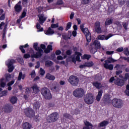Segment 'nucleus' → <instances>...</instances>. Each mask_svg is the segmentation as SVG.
Listing matches in <instances>:
<instances>
[{
	"label": "nucleus",
	"instance_id": "1",
	"mask_svg": "<svg viewBox=\"0 0 129 129\" xmlns=\"http://www.w3.org/2000/svg\"><path fill=\"white\" fill-rule=\"evenodd\" d=\"M33 47L37 52L36 54H33L31 55L32 58H40V57L43 55L44 51L43 49H41V48L38 47L37 43H34Z\"/></svg>",
	"mask_w": 129,
	"mask_h": 129
},
{
	"label": "nucleus",
	"instance_id": "2",
	"mask_svg": "<svg viewBox=\"0 0 129 129\" xmlns=\"http://www.w3.org/2000/svg\"><path fill=\"white\" fill-rule=\"evenodd\" d=\"M85 91L82 88H77L73 92V95L75 97L78 98H81L85 95Z\"/></svg>",
	"mask_w": 129,
	"mask_h": 129
},
{
	"label": "nucleus",
	"instance_id": "3",
	"mask_svg": "<svg viewBox=\"0 0 129 129\" xmlns=\"http://www.w3.org/2000/svg\"><path fill=\"white\" fill-rule=\"evenodd\" d=\"M95 98L92 93L87 94L84 99L86 104H92L94 102Z\"/></svg>",
	"mask_w": 129,
	"mask_h": 129
},
{
	"label": "nucleus",
	"instance_id": "4",
	"mask_svg": "<svg viewBox=\"0 0 129 129\" xmlns=\"http://www.w3.org/2000/svg\"><path fill=\"white\" fill-rule=\"evenodd\" d=\"M59 118V114L57 112H54L49 114L46 118L48 122H55Z\"/></svg>",
	"mask_w": 129,
	"mask_h": 129
},
{
	"label": "nucleus",
	"instance_id": "5",
	"mask_svg": "<svg viewBox=\"0 0 129 129\" xmlns=\"http://www.w3.org/2000/svg\"><path fill=\"white\" fill-rule=\"evenodd\" d=\"M112 105L116 108H121L123 106V102L120 99L114 98L112 100Z\"/></svg>",
	"mask_w": 129,
	"mask_h": 129
},
{
	"label": "nucleus",
	"instance_id": "6",
	"mask_svg": "<svg viewBox=\"0 0 129 129\" xmlns=\"http://www.w3.org/2000/svg\"><path fill=\"white\" fill-rule=\"evenodd\" d=\"M41 93L45 99H51L52 98V95L50 90L47 88H43L41 90Z\"/></svg>",
	"mask_w": 129,
	"mask_h": 129
},
{
	"label": "nucleus",
	"instance_id": "7",
	"mask_svg": "<svg viewBox=\"0 0 129 129\" xmlns=\"http://www.w3.org/2000/svg\"><path fill=\"white\" fill-rule=\"evenodd\" d=\"M69 82L73 86H77L79 83V79L74 76H71L69 79Z\"/></svg>",
	"mask_w": 129,
	"mask_h": 129
},
{
	"label": "nucleus",
	"instance_id": "8",
	"mask_svg": "<svg viewBox=\"0 0 129 129\" xmlns=\"http://www.w3.org/2000/svg\"><path fill=\"white\" fill-rule=\"evenodd\" d=\"M82 55L81 53L79 52H75L74 55L72 56V61L74 62V63H76V61H78V62H80L81 60H80V56Z\"/></svg>",
	"mask_w": 129,
	"mask_h": 129
},
{
	"label": "nucleus",
	"instance_id": "9",
	"mask_svg": "<svg viewBox=\"0 0 129 129\" xmlns=\"http://www.w3.org/2000/svg\"><path fill=\"white\" fill-rule=\"evenodd\" d=\"M24 113L28 117H34L35 116V112L31 108H27L24 109Z\"/></svg>",
	"mask_w": 129,
	"mask_h": 129
},
{
	"label": "nucleus",
	"instance_id": "10",
	"mask_svg": "<svg viewBox=\"0 0 129 129\" xmlns=\"http://www.w3.org/2000/svg\"><path fill=\"white\" fill-rule=\"evenodd\" d=\"M82 32L85 35L87 42H90V41H91V34H90V32H89L88 28H84V30Z\"/></svg>",
	"mask_w": 129,
	"mask_h": 129
},
{
	"label": "nucleus",
	"instance_id": "11",
	"mask_svg": "<svg viewBox=\"0 0 129 129\" xmlns=\"http://www.w3.org/2000/svg\"><path fill=\"white\" fill-rule=\"evenodd\" d=\"M40 47L41 49L44 50V52L46 53H50V52H51V51L53 50V48H52V45H48L47 48H46V46L44 44H41L40 45Z\"/></svg>",
	"mask_w": 129,
	"mask_h": 129
},
{
	"label": "nucleus",
	"instance_id": "12",
	"mask_svg": "<svg viewBox=\"0 0 129 129\" xmlns=\"http://www.w3.org/2000/svg\"><path fill=\"white\" fill-rule=\"evenodd\" d=\"M95 32L98 34H101L102 31L101 30V28L100 27V22L97 21L95 24Z\"/></svg>",
	"mask_w": 129,
	"mask_h": 129
},
{
	"label": "nucleus",
	"instance_id": "13",
	"mask_svg": "<svg viewBox=\"0 0 129 129\" xmlns=\"http://www.w3.org/2000/svg\"><path fill=\"white\" fill-rule=\"evenodd\" d=\"M112 36H113V35L111 34H109L107 36L100 35L97 36V39H98V40H108V39H109V38H111Z\"/></svg>",
	"mask_w": 129,
	"mask_h": 129
},
{
	"label": "nucleus",
	"instance_id": "14",
	"mask_svg": "<svg viewBox=\"0 0 129 129\" xmlns=\"http://www.w3.org/2000/svg\"><path fill=\"white\" fill-rule=\"evenodd\" d=\"M38 21L40 24H44L47 18L45 17V16L43 14H39L38 15Z\"/></svg>",
	"mask_w": 129,
	"mask_h": 129
},
{
	"label": "nucleus",
	"instance_id": "15",
	"mask_svg": "<svg viewBox=\"0 0 129 129\" xmlns=\"http://www.w3.org/2000/svg\"><path fill=\"white\" fill-rule=\"evenodd\" d=\"M13 108V106L10 104H7L4 106V107L3 108V110L5 112H10V111H12V109Z\"/></svg>",
	"mask_w": 129,
	"mask_h": 129
},
{
	"label": "nucleus",
	"instance_id": "16",
	"mask_svg": "<svg viewBox=\"0 0 129 129\" xmlns=\"http://www.w3.org/2000/svg\"><path fill=\"white\" fill-rule=\"evenodd\" d=\"M124 81H125L124 80L117 79L114 82L116 85H118V86H122V85L124 84Z\"/></svg>",
	"mask_w": 129,
	"mask_h": 129
},
{
	"label": "nucleus",
	"instance_id": "17",
	"mask_svg": "<svg viewBox=\"0 0 129 129\" xmlns=\"http://www.w3.org/2000/svg\"><path fill=\"white\" fill-rule=\"evenodd\" d=\"M16 62V60L13 59H8L6 61V65L7 66H13V64Z\"/></svg>",
	"mask_w": 129,
	"mask_h": 129
},
{
	"label": "nucleus",
	"instance_id": "18",
	"mask_svg": "<svg viewBox=\"0 0 129 129\" xmlns=\"http://www.w3.org/2000/svg\"><path fill=\"white\" fill-rule=\"evenodd\" d=\"M93 85L95 86L97 89H100L101 88H102V87H103L102 84L98 82H93Z\"/></svg>",
	"mask_w": 129,
	"mask_h": 129
},
{
	"label": "nucleus",
	"instance_id": "19",
	"mask_svg": "<svg viewBox=\"0 0 129 129\" xmlns=\"http://www.w3.org/2000/svg\"><path fill=\"white\" fill-rule=\"evenodd\" d=\"M15 9L16 12L18 13L22 11V6H21V2H19L16 5L15 7Z\"/></svg>",
	"mask_w": 129,
	"mask_h": 129
},
{
	"label": "nucleus",
	"instance_id": "20",
	"mask_svg": "<svg viewBox=\"0 0 129 129\" xmlns=\"http://www.w3.org/2000/svg\"><path fill=\"white\" fill-rule=\"evenodd\" d=\"M108 123L109 122L108 121H103L99 124L98 127L99 129H100L101 127H104V126H106Z\"/></svg>",
	"mask_w": 129,
	"mask_h": 129
},
{
	"label": "nucleus",
	"instance_id": "21",
	"mask_svg": "<svg viewBox=\"0 0 129 129\" xmlns=\"http://www.w3.org/2000/svg\"><path fill=\"white\" fill-rule=\"evenodd\" d=\"M54 33L55 32L53 29H51V27H49L46 31H45V35H47L48 36H51V35H53Z\"/></svg>",
	"mask_w": 129,
	"mask_h": 129
},
{
	"label": "nucleus",
	"instance_id": "22",
	"mask_svg": "<svg viewBox=\"0 0 129 129\" xmlns=\"http://www.w3.org/2000/svg\"><path fill=\"white\" fill-rule=\"evenodd\" d=\"M34 93H39L40 92V89H39V87L37 85L35 84L32 87Z\"/></svg>",
	"mask_w": 129,
	"mask_h": 129
},
{
	"label": "nucleus",
	"instance_id": "23",
	"mask_svg": "<svg viewBox=\"0 0 129 129\" xmlns=\"http://www.w3.org/2000/svg\"><path fill=\"white\" fill-rule=\"evenodd\" d=\"M31 127H32V125L29 122H26L23 124V129H31Z\"/></svg>",
	"mask_w": 129,
	"mask_h": 129
},
{
	"label": "nucleus",
	"instance_id": "24",
	"mask_svg": "<svg viewBox=\"0 0 129 129\" xmlns=\"http://www.w3.org/2000/svg\"><path fill=\"white\" fill-rule=\"evenodd\" d=\"M45 78H46V79H48L49 80H51V81H54L55 80V76L51 75L50 74H47L46 76H45Z\"/></svg>",
	"mask_w": 129,
	"mask_h": 129
},
{
	"label": "nucleus",
	"instance_id": "25",
	"mask_svg": "<svg viewBox=\"0 0 129 129\" xmlns=\"http://www.w3.org/2000/svg\"><path fill=\"white\" fill-rule=\"evenodd\" d=\"M104 67L106 69H109V70H112L113 69V64H108V63H104Z\"/></svg>",
	"mask_w": 129,
	"mask_h": 129
},
{
	"label": "nucleus",
	"instance_id": "26",
	"mask_svg": "<svg viewBox=\"0 0 129 129\" xmlns=\"http://www.w3.org/2000/svg\"><path fill=\"white\" fill-rule=\"evenodd\" d=\"M93 44L94 45L96 49H100L101 47V45H100V42L98 40H95L94 41Z\"/></svg>",
	"mask_w": 129,
	"mask_h": 129
},
{
	"label": "nucleus",
	"instance_id": "27",
	"mask_svg": "<svg viewBox=\"0 0 129 129\" xmlns=\"http://www.w3.org/2000/svg\"><path fill=\"white\" fill-rule=\"evenodd\" d=\"M15 76V74H12L10 75V74H7L6 75V80L7 81H10L12 78H14V77Z\"/></svg>",
	"mask_w": 129,
	"mask_h": 129
},
{
	"label": "nucleus",
	"instance_id": "28",
	"mask_svg": "<svg viewBox=\"0 0 129 129\" xmlns=\"http://www.w3.org/2000/svg\"><path fill=\"white\" fill-rule=\"evenodd\" d=\"M103 93V92L102 91V90L99 91L98 95L97 96L96 98L97 101H99L100 100V98H101V96H102Z\"/></svg>",
	"mask_w": 129,
	"mask_h": 129
},
{
	"label": "nucleus",
	"instance_id": "29",
	"mask_svg": "<svg viewBox=\"0 0 129 129\" xmlns=\"http://www.w3.org/2000/svg\"><path fill=\"white\" fill-rule=\"evenodd\" d=\"M25 77H26V75L23 74V73L20 72L19 74V76L18 78V80L20 81L21 79H25Z\"/></svg>",
	"mask_w": 129,
	"mask_h": 129
},
{
	"label": "nucleus",
	"instance_id": "30",
	"mask_svg": "<svg viewBox=\"0 0 129 129\" xmlns=\"http://www.w3.org/2000/svg\"><path fill=\"white\" fill-rule=\"evenodd\" d=\"M51 90H52V91H58L59 88L57 85H52L51 86Z\"/></svg>",
	"mask_w": 129,
	"mask_h": 129
},
{
	"label": "nucleus",
	"instance_id": "31",
	"mask_svg": "<svg viewBox=\"0 0 129 129\" xmlns=\"http://www.w3.org/2000/svg\"><path fill=\"white\" fill-rule=\"evenodd\" d=\"M113 20L111 19H106L105 22V26H108L109 25H111L112 23Z\"/></svg>",
	"mask_w": 129,
	"mask_h": 129
},
{
	"label": "nucleus",
	"instance_id": "32",
	"mask_svg": "<svg viewBox=\"0 0 129 129\" xmlns=\"http://www.w3.org/2000/svg\"><path fill=\"white\" fill-rule=\"evenodd\" d=\"M29 47V45L28 44H25L23 46H20V49L22 53H26V50H24V48H27Z\"/></svg>",
	"mask_w": 129,
	"mask_h": 129
},
{
	"label": "nucleus",
	"instance_id": "33",
	"mask_svg": "<svg viewBox=\"0 0 129 129\" xmlns=\"http://www.w3.org/2000/svg\"><path fill=\"white\" fill-rule=\"evenodd\" d=\"M17 101L18 98H17V97L13 96L11 98V102H12L13 104L16 103Z\"/></svg>",
	"mask_w": 129,
	"mask_h": 129
},
{
	"label": "nucleus",
	"instance_id": "34",
	"mask_svg": "<svg viewBox=\"0 0 129 129\" xmlns=\"http://www.w3.org/2000/svg\"><path fill=\"white\" fill-rule=\"evenodd\" d=\"M36 28H37V29H38L37 30V32H43V30H44V29L43 28H41V25H40V24L39 23H37Z\"/></svg>",
	"mask_w": 129,
	"mask_h": 129
},
{
	"label": "nucleus",
	"instance_id": "35",
	"mask_svg": "<svg viewBox=\"0 0 129 129\" xmlns=\"http://www.w3.org/2000/svg\"><path fill=\"white\" fill-rule=\"evenodd\" d=\"M14 83H15V81H12L9 82L8 84V86H9V87L8 88V90H9V91L12 90V87H11V86H12Z\"/></svg>",
	"mask_w": 129,
	"mask_h": 129
},
{
	"label": "nucleus",
	"instance_id": "36",
	"mask_svg": "<svg viewBox=\"0 0 129 129\" xmlns=\"http://www.w3.org/2000/svg\"><path fill=\"white\" fill-rule=\"evenodd\" d=\"M85 63H86V67H92V66L94 65V63H93V61L86 62Z\"/></svg>",
	"mask_w": 129,
	"mask_h": 129
},
{
	"label": "nucleus",
	"instance_id": "37",
	"mask_svg": "<svg viewBox=\"0 0 129 129\" xmlns=\"http://www.w3.org/2000/svg\"><path fill=\"white\" fill-rule=\"evenodd\" d=\"M4 80H5L4 79H2L0 80V87H5V86H6V83H5Z\"/></svg>",
	"mask_w": 129,
	"mask_h": 129
},
{
	"label": "nucleus",
	"instance_id": "38",
	"mask_svg": "<svg viewBox=\"0 0 129 129\" xmlns=\"http://www.w3.org/2000/svg\"><path fill=\"white\" fill-rule=\"evenodd\" d=\"M91 58V55L88 54H84L82 56V59H87V60H89Z\"/></svg>",
	"mask_w": 129,
	"mask_h": 129
},
{
	"label": "nucleus",
	"instance_id": "39",
	"mask_svg": "<svg viewBox=\"0 0 129 129\" xmlns=\"http://www.w3.org/2000/svg\"><path fill=\"white\" fill-rule=\"evenodd\" d=\"M53 65V62L51 61L47 60L45 62V66H46L47 67H49V66H52Z\"/></svg>",
	"mask_w": 129,
	"mask_h": 129
},
{
	"label": "nucleus",
	"instance_id": "40",
	"mask_svg": "<svg viewBox=\"0 0 129 129\" xmlns=\"http://www.w3.org/2000/svg\"><path fill=\"white\" fill-rule=\"evenodd\" d=\"M8 67L9 68L8 72H9V73H11V72H13V71H14V69H15L14 66H8Z\"/></svg>",
	"mask_w": 129,
	"mask_h": 129
},
{
	"label": "nucleus",
	"instance_id": "41",
	"mask_svg": "<svg viewBox=\"0 0 129 129\" xmlns=\"http://www.w3.org/2000/svg\"><path fill=\"white\" fill-rule=\"evenodd\" d=\"M40 107V103L39 102H36L34 104V108L36 109H38Z\"/></svg>",
	"mask_w": 129,
	"mask_h": 129
},
{
	"label": "nucleus",
	"instance_id": "42",
	"mask_svg": "<svg viewBox=\"0 0 129 129\" xmlns=\"http://www.w3.org/2000/svg\"><path fill=\"white\" fill-rule=\"evenodd\" d=\"M71 26H72V23L71 22L68 23L67 27L66 28V31H68V30L71 28Z\"/></svg>",
	"mask_w": 129,
	"mask_h": 129
},
{
	"label": "nucleus",
	"instance_id": "43",
	"mask_svg": "<svg viewBox=\"0 0 129 129\" xmlns=\"http://www.w3.org/2000/svg\"><path fill=\"white\" fill-rule=\"evenodd\" d=\"M1 96H7L8 95V91H4L1 92V93L0 94Z\"/></svg>",
	"mask_w": 129,
	"mask_h": 129
},
{
	"label": "nucleus",
	"instance_id": "44",
	"mask_svg": "<svg viewBox=\"0 0 129 129\" xmlns=\"http://www.w3.org/2000/svg\"><path fill=\"white\" fill-rule=\"evenodd\" d=\"M124 53L125 55H126V56H129L128 48L126 47L124 48Z\"/></svg>",
	"mask_w": 129,
	"mask_h": 129
},
{
	"label": "nucleus",
	"instance_id": "45",
	"mask_svg": "<svg viewBox=\"0 0 129 129\" xmlns=\"http://www.w3.org/2000/svg\"><path fill=\"white\" fill-rule=\"evenodd\" d=\"M127 79H129V73H126L124 75V80H125V81H126Z\"/></svg>",
	"mask_w": 129,
	"mask_h": 129
},
{
	"label": "nucleus",
	"instance_id": "46",
	"mask_svg": "<svg viewBox=\"0 0 129 129\" xmlns=\"http://www.w3.org/2000/svg\"><path fill=\"white\" fill-rule=\"evenodd\" d=\"M58 27H59V25L58 24V23L52 24L51 25V28H52V29H55V28H58Z\"/></svg>",
	"mask_w": 129,
	"mask_h": 129
},
{
	"label": "nucleus",
	"instance_id": "47",
	"mask_svg": "<svg viewBox=\"0 0 129 129\" xmlns=\"http://www.w3.org/2000/svg\"><path fill=\"white\" fill-rule=\"evenodd\" d=\"M126 2V0H118V3L120 5V6H122L123 5H124V3Z\"/></svg>",
	"mask_w": 129,
	"mask_h": 129
},
{
	"label": "nucleus",
	"instance_id": "48",
	"mask_svg": "<svg viewBox=\"0 0 129 129\" xmlns=\"http://www.w3.org/2000/svg\"><path fill=\"white\" fill-rule=\"evenodd\" d=\"M91 2V0H83V4L84 5H88Z\"/></svg>",
	"mask_w": 129,
	"mask_h": 129
},
{
	"label": "nucleus",
	"instance_id": "49",
	"mask_svg": "<svg viewBox=\"0 0 129 129\" xmlns=\"http://www.w3.org/2000/svg\"><path fill=\"white\" fill-rule=\"evenodd\" d=\"M63 116L65 117V118H71V115L68 113L64 114Z\"/></svg>",
	"mask_w": 129,
	"mask_h": 129
},
{
	"label": "nucleus",
	"instance_id": "50",
	"mask_svg": "<svg viewBox=\"0 0 129 129\" xmlns=\"http://www.w3.org/2000/svg\"><path fill=\"white\" fill-rule=\"evenodd\" d=\"M39 73L40 75H45V70H43V69L41 68L39 71Z\"/></svg>",
	"mask_w": 129,
	"mask_h": 129
},
{
	"label": "nucleus",
	"instance_id": "51",
	"mask_svg": "<svg viewBox=\"0 0 129 129\" xmlns=\"http://www.w3.org/2000/svg\"><path fill=\"white\" fill-rule=\"evenodd\" d=\"M31 78H34V77L36 76V72L35 71H32L31 74H30Z\"/></svg>",
	"mask_w": 129,
	"mask_h": 129
},
{
	"label": "nucleus",
	"instance_id": "52",
	"mask_svg": "<svg viewBox=\"0 0 129 129\" xmlns=\"http://www.w3.org/2000/svg\"><path fill=\"white\" fill-rule=\"evenodd\" d=\"M114 69L115 70H120V69H121V67L119 64H116L114 67Z\"/></svg>",
	"mask_w": 129,
	"mask_h": 129
},
{
	"label": "nucleus",
	"instance_id": "53",
	"mask_svg": "<svg viewBox=\"0 0 129 129\" xmlns=\"http://www.w3.org/2000/svg\"><path fill=\"white\" fill-rule=\"evenodd\" d=\"M56 4L57 6H60V5H63V1L62 0H58L56 2Z\"/></svg>",
	"mask_w": 129,
	"mask_h": 129
},
{
	"label": "nucleus",
	"instance_id": "54",
	"mask_svg": "<svg viewBox=\"0 0 129 129\" xmlns=\"http://www.w3.org/2000/svg\"><path fill=\"white\" fill-rule=\"evenodd\" d=\"M108 59H109L110 63H113V62H116V60H115L111 57H109Z\"/></svg>",
	"mask_w": 129,
	"mask_h": 129
},
{
	"label": "nucleus",
	"instance_id": "55",
	"mask_svg": "<svg viewBox=\"0 0 129 129\" xmlns=\"http://www.w3.org/2000/svg\"><path fill=\"white\" fill-rule=\"evenodd\" d=\"M84 123H85V125H86L87 126H91L92 125L91 123H90L89 122H88L87 121H85L84 122Z\"/></svg>",
	"mask_w": 129,
	"mask_h": 129
},
{
	"label": "nucleus",
	"instance_id": "56",
	"mask_svg": "<svg viewBox=\"0 0 129 129\" xmlns=\"http://www.w3.org/2000/svg\"><path fill=\"white\" fill-rule=\"evenodd\" d=\"M106 53L107 55H112V54H113V53H114V51H107Z\"/></svg>",
	"mask_w": 129,
	"mask_h": 129
},
{
	"label": "nucleus",
	"instance_id": "57",
	"mask_svg": "<svg viewBox=\"0 0 129 129\" xmlns=\"http://www.w3.org/2000/svg\"><path fill=\"white\" fill-rule=\"evenodd\" d=\"M26 15H27V13H26L25 12H23L22 14V16H20L21 19H23L26 17Z\"/></svg>",
	"mask_w": 129,
	"mask_h": 129
},
{
	"label": "nucleus",
	"instance_id": "58",
	"mask_svg": "<svg viewBox=\"0 0 129 129\" xmlns=\"http://www.w3.org/2000/svg\"><path fill=\"white\" fill-rule=\"evenodd\" d=\"M6 19V16L5 14H2V15L0 17V20L1 21H4Z\"/></svg>",
	"mask_w": 129,
	"mask_h": 129
},
{
	"label": "nucleus",
	"instance_id": "59",
	"mask_svg": "<svg viewBox=\"0 0 129 129\" xmlns=\"http://www.w3.org/2000/svg\"><path fill=\"white\" fill-rule=\"evenodd\" d=\"M117 52H122L123 51V47H120L117 49L116 50Z\"/></svg>",
	"mask_w": 129,
	"mask_h": 129
},
{
	"label": "nucleus",
	"instance_id": "60",
	"mask_svg": "<svg viewBox=\"0 0 129 129\" xmlns=\"http://www.w3.org/2000/svg\"><path fill=\"white\" fill-rule=\"evenodd\" d=\"M123 26L125 30H126L127 29V23L124 22L123 23Z\"/></svg>",
	"mask_w": 129,
	"mask_h": 129
},
{
	"label": "nucleus",
	"instance_id": "61",
	"mask_svg": "<svg viewBox=\"0 0 129 129\" xmlns=\"http://www.w3.org/2000/svg\"><path fill=\"white\" fill-rule=\"evenodd\" d=\"M30 55L29 54H25L24 55V58H25V59H28V58H30Z\"/></svg>",
	"mask_w": 129,
	"mask_h": 129
},
{
	"label": "nucleus",
	"instance_id": "62",
	"mask_svg": "<svg viewBox=\"0 0 129 129\" xmlns=\"http://www.w3.org/2000/svg\"><path fill=\"white\" fill-rule=\"evenodd\" d=\"M122 73V71L119 70L116 72V75H119V74H121Z\"/></svg>",
	"mask_w": 129,
	"mask_h": 129
},
{
	"label": "nucleus",
	"instance_id": "63",
	"mask_svg": "<svg viewBox=\"0 0 129 129\" xmlns=\"http://www.w3.org/2000/svg\"><path fill=\"white\" fill-rule=\"evenodd\" d=\"M56 55H60L61 54V51L59 50H57L55 51Z\"/></svg>",
	"mask_w": 129,
	"mask_h": 129
},
{
	"label": "nucleus",
	"instance_id": "64",
	"mask_svg": "<svg viewBox=\"0 0 129 129\" xmlns=\"http://www.w3.org/2000/svg\"><path fill=\"white\" fill-rule=\"evenodd\" d=\"M124 93L126 94V95H127V96H129V90H126L124 91Z\"/></svg>",
	"mask_w": 129,
	"mask_h": 129
}]
</instances>
